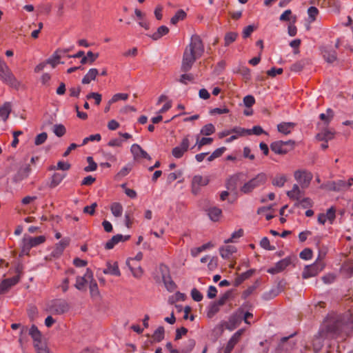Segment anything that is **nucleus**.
Returning <instances> with one entry per match:
<instances>
[{
    "label": "nucleus",
    "instance_id": "obj_15",
    "mask_svg": "<svg viewBox=\"0 0 353 353\" xmlns=\"http://www.w3.org/2000/svg\"><path fill=\"white\" fill-rule=\"evenodd\" d=\"M130 152L133 155L134 159H150V156L139 144L134 143L131 145Z\"/></svg>",
    "mask_w": 353,
    "mask_h": 353
},
{
    "label": "nucleus",
    "instance_id": "obj_2",
    "mask_svg": "<svg viewBox=\"0 0 353 353\" xmlns=\"http://www.w3.org/2000/svg\"><path fill=\"white\" fill-rule=\"evenodd\" d=\"M0 80L5 84L18 89L21 82L16 78L8 64L0 57Z\"/></svg>",
    "mask_w": 353,
    "mask_h": 353
},
{
    "label": "nucleus",
    "instance_id": "obj_28",
    "mask_svg": "<svg viewBox=\"0 0 353 353\" xmlns=\"http://www.w3.org/2000/svg\"><path fill=\"white\" fill-rule=\"evenodd\" d=\"M69 243L70 239L68 238H65L57 243L53 251L54 255L61 254L63 250L69 245Z\"/></svg>",
    "mask_w": 353,
    "mask_h": 353
},
{
    "label": "nucleus",
    "instance_id": "obj_54",
    "mask_svg": "<svg viewBox=\"0 0 353 353\" xmlns=\"http://www.w3.org/2000/svg\"><path fill=\"white\" fill-rule=\"evenodd\" d=\"M48 134L46 132H42L36 136L34 139V144L36 145H40L43 144L47 139Z\"/></svg>",
    "mask_w": 353,
    "mask_h": 353
},
{
    "label": "nucleus",
    "instance_id": "obj_47",
    "mask_svg": "<svg viewBox=\"0 0 353 353\" xmlns=\"http://www.w3.org/2000/svg\"><path fill=\"white\" fill-rule=\"evenodd\" d=\"M164 328L159 326L154 332L152 338L154 341L159 342L164 338Z\"/></svg>",
    "mask_w": 353,
    "mask_h": 353
},
{
    "label": "nucleus",
    "instance_id": "obj_10",
    "mask_svg": "<svg viewBox=\"0 0 353 353\" xmlns=\"http://www.w3.org/2000/svg\"><path fill=\"white\" fill-rule=\"evenodd\" d=\"M93 276L92 271L90 269L87 268L83 276H79L76 278V283L74 285L75 288L80 291H85L86 285L89 284L90 281L93 279Z\"/></svg>",
    "mask_w": 353,
    "mask_h": 353
},
{
    "label": "nucleus",
    "instance_id": "obj_1",
    "mask_svg": "<svg viewBox=\"0 0 353 353\" xmlns=\"http://www.w3.org/2000/svg\"><path fill=\"white\" fill-rule=\"evenodd\" d=\"M203 52L204 46L200 36L193 34L183 53L181 70L183 72L190 70L195 61L200 58Z\"/></svg>",
    "mask_w": 353,
    "mask_h": 353
},
{
    "label": "nucleus",
    "instance_id": "obj_40",
    "mask_svg": "<svg viewBox=\"0 0 353 353\" xmlns=\"http://www.w3.org/2000/svg\"><path fill=\"white\" fill-rule=\"evenodd\" d=\"M238 37V34L235 32H227L224 37L225 46H229L231 43L234 42Z\"/></svg>",
    "mask_w": 353,
    "mask_h": 353
},
{
    "label": "nucleus",
    "instance_id": "obj_21",
    "mask_svg": "<svg viewBox=\"0 0 353 353\" xmlns=\"http://www.w3.org/2000/svg\"><path fill=\"white\" fill-rule=\"evenodd\" d=\"M296 124L293 122H282L277 125V130L283 134H290L294 128Z\"/></svg>",
    "mask_w": 353,
    "mask_h": 353
},
{
    "label": "nucleus",
    "instance_id": "obj_53",
    "mask_svg": "<svg viewBox=\"0 0 353 353\" xmlns=\"http://www.w3.org/2000/svg\"><path fill=\"white\" fill-rule=\"evenodd\" d=\"M53 132L59 137L63 136L65 133V128L61 124H57L53 128Z\"/></svg>",
    "mask_w": 353,
    "mask_h": 353
},
{
    "label": "nucleus",
    "instance_id": "obj_43",
    "mask_svg": "<svg viewBox=\"0 0 353 353\" xmlns=\"http://www.w3.org/2000/svg\"><path fill=\"white\" fill-rule=\"evenodd\" d=\"M334 117V112L330 108H327L326 110V113H321L319 115V118L322 120L325 124H328Z\"/></svg>",
    "mask_w": 353,
    "mask_h": 353
},
{
    "label": "nucleus",
    "instance_id": "obj_24",
    "mask_svg": "<svg viewBox=\"0 0 353 353\" xmlns=\"http://www.w3.org/2000/svg\"><path fill=\"white\" fill-rule=\"evenodd\" d=\"M99 74V71L97 68H90L82 79L83 84H88L92 81H94Z\"/></svg>",
    "mask_w": 353,
    "mask_h": 353
},
{
    "label": "nucleus",
    "instance_id": "obj_44",
    "mask_svg": "<svg viewBox=\"0 0 353 353\" xmlns=\"http://www.w3.org/2000/svg\"><path fill=\"white\" fill-rule=\"evenodd\" d=\"M215 127L212 123L205 125L200 131V134L205 136H209L214 133Z\"/></svg>",
    "mask_w": 353,
    "mask_h": 353
},
{
    "label": "nucleus",
    "instance_id": "obj_58",
    "mask_svg": "<svg viewBox=\"0 0 353 353\" xmlns=\"http://www.w3.org/2000/svg\"><path fill=\"white\" fill-rule=\"evenodd\" d=\"M300 258L304 260H309L312 258V251L310 248H305L300 253Z\"/></svg>",
    "mask_w": 353,
    "mask_h": 353
},
{
    "label": "nucleus",
    "instance_id": "obj_17",
    "mask_svg": "<svg viewBox=\"0 0 353 353\" xmlns=\"http://www.w3.org/2000/svg\"><path fill=\"white\" fill-rule=\"evenodd\" d=\"M335 209L334 208H329L325 214L321 213L318 216V222L320 224H325L327 221H329L332 223L335 219Z\"/></svg>",
    "mask_w": 353,
    "mask_h": 353
},
{
    "label": "nucleus",
    "instance_id": "obj_16",
    "mask_svg": "<svg viewBox=\"0 0 353 353\" xmlns=\"http://www.w3.org/2000/svg\"><path fill=\"white\" fill-rule=\"evenodd\" d=\"M160 270L162 274V279L168 288V290H174L175 287L174 283L171 280V278L169 275V270L167 266L161 265L160 266Z\"/></svg>",
    "mask_w": 353,
    "mask_h": 353
},
{
    "label": "nucleus",
    "instance_id": "obj_50",
    "mask_svg": "<svg viewBox=\"0 0 353 353\" xmlns=\"http://www.w3.org/2000/svg\"><path fill=\"white\" fill-rule=\"evenodd\" d=\"M128 94L126 93H117V94H115L114 95H113V97L109 101V103L112 104L119 100L125 101V100L128 99Z\"/></svg>",
    "mask_w": 353,
    "mask_h": 353
},
{
    "label": "nucleus",
    "instance_id": "obj_41",
    "mask_svg": "<svg viewBox=\"0 0 353 353\" xmlns=\"http://www.w3.org/2000/svg\"><path fill=\"white\" fill-rule=\"evenodd\" d=\"M34 347L37 353H50L49 350L47 347L46 343L42 340L34 343Z\"/></svg>",
    "mask_w": 353,
    "mask_h": 353
},
{
    "label": "nucleus",
    "instance_id": "obj_59",
    "mask_svg": "<svg viewBox=\"0 0 353 353\" xmlns=\"http://www.w3.org/2000/svg\"><path fill=\"white\" fill-rule=\"evenodd\" d=\"M131 170L132 165L128 163L121 169V170L117 173V176L119 177H124L130 173Z\"/></svg>",
    "mask_w": 353,
    "mask_h": 353
},
{
    "label": "nucleus",
    "instance_id": "obj_5",
    "mask_svg": "<svg viewBox=\"0 0 353 353\" xmlns=\"http://www.w3.org/2000/svg\"><path fill=\"white\" fill-rule=\"evenodd\" d=\"M351 187L350 183L345 180H338L336 181H330L321 185V188L326 189L330 191L345 192Z\"/></svg>",
    "mask_w": 353,
    "mask_h": 353
},
{
    "label": "nucleus",
    "instance_id": "obj_33",
    "mask_svg": "<svg viewBox=\"0 0 353 353\" xmlns=\"http://www.w3.org/2000/svg\"><path fill=\"white\" fill-rule=\"evenodd\" d=\"M243 128H241V127H234L230 130H223L221 132H220L219 134H218V137L219 139H223V137H227L230 134H232V133H235V134H241V133H242L243 132Z\"/></svg>",
    "mask_w": 353,
    "mask_h": 353
},
{
    "label": "nucleus",
    "instance_id": "obj_6",
    "mask_svg": "<svg viewBox=\"0 0 353 353\" xmlns=\"http://www.w3.org/2000/svg\"><path fill=\"white\" fill-rule=\"evenodd\" d=\"M295 180L299 183L302 189L309 187L313 178L312 172L306 170H298L294 173Z\"/></svg>",
    "mask_w": 353,
    "mask_h": 353
},
{
    "label": "nucleus",
    "instance_id": "obj_64",
    "mask_svg": "<svg viewBox=\"0 0 353 353\" xmlns=\"http://www.w3.org/2000/svg\"><path fill=\"white\" fill-rule=\"evenodd\" d=\"M122 145L123 141L118 138L112 139L108 143V145L112 148H119L121 147Z\"/></svg>",
    "mask_w": 353,
    "mask_h": 353
},
{
    "label": "nucleus",
    "instance_id": "obj_35",
    "mask_svg": "<svg viewBox=\"0 0 353 353\" xmlns=\"http://www.w3.org/2000/svg\"><path fill=\"white\" fill-rule=\"evenodd\" d=\"M110 210L114 216L120 217L122 215L123 209L120 203L114 202L111 204Z\"/></svg>",
    "mask_w": 353,
    "mask_h": 353
},
{
    "label": "nucleus",
    "instance_id": "obj_9",
    "mask_svg": "<svg viewBox=\"0 0 353 353\" xmlns=\"http://www.w3.org/2000/svg\"><path fill=\"white\" fill-rule=\"evenodd\" d=\"M210 182V178L208 176H201L196 174L192 177L191 182L192 192L194 194H197L201 189V187L207 185Z\"/></svg>",
    "mask_w": 353,
    "mask_h": 353
},
{
    "label": "nucleus",
    "instance_id": "obj_55",
    "mask_svg": "<svg viewBox=\"0 0 353 353\" xmlns=\"http://www.w3.org/2000/svg\"><path fill=\"white\" fill-rule=\"evenodd\" d=\"M101 139V136L100 134H95L90 135L83 139L81 145H84L88 143V141H99Z\"/></svg>",
    "mask_w": 353,
    "mask_h": 353
},
{
    "label": "nucleus",
    "instance_id": "obj_23",
    "mask_svg": "<svg viewBox=\"0 0 353 353\" xmlns=\"http://www.w3.org/2000/svg\"><path fill=\"white\" fill-rule=\"evenodd\" d=\"M236 251V247L230 245L222 246L219 248L220 254L223 259H229Z\"/></svg>",
    "mask_w": 353,
    "mask_h": 353
},
{
    "label": "nucleus",
    "instance_id": "obj_34",
    "mask_svg": "<svg viewBox=\"0 0 353 353\" xmlns=\"http://www.w3.org/2000/svg\"><path fill=\"white\" fill-rule=\"evenodd\" d=\"M28 334L33 339L34 343L42 340L41 334L37 327L34 325H32L29 329Z\"/></svg>",
    "mask_w": 353,
    "mask_h": 353
},
{
    "label": "nucleus",
    "instance_id": "obj_62",
    "mask_svg": "<svg viewBox=\"0 0 353 353\" xmlns=\"http://www.w3.org/2000/svg\"><path fill=\"white\" fill-rule=\"evenodd\" d=\"M251 274L252 272L250 271L241 274L235 279V285H239L241 284L243 281L247 279L251 275Z\"/></svg>",
    "mask_w": 353,
    "mask_h": 353
},
{
    "label": "nucleus",
    "instance_id": "obj_56",
    "mask_svg": "<svg viewBox=\"0 0 353 353\" xmlns=\"http://www.w3.org/2000/svg\"><path fill=\"white\" fill-rule=\"evenodd\" d=\"M86 99H94L95 104L99 105L101 101L102 96L101 94H99L98 92H90L88 94H87Z\"/></svg>",
    "mask_w": 353,
    "mask_h": 353
},
{
    "label": "nucleus",
    "instance_id": "obj_7",
    "mask_svg": "<svg viewBox=\"0 0 353 353\" xmlns=\"http://www.w3.org/2000/svg\"><path fill=\"white\" fill-rule=\"evenodd\" d=\"M45 241L46 237L44 236L24 237L23 239L22 252L25 254H28L29 251L32 248L42 244Z\"/></svg>",
    "mask_w": 353,
    "mask_h": 353
},
{
    "label": "nucleus",
    "instance_id": "obj_37",
    "mask_svg": "<svg viewBox=\"0 0 353 353\" xmlns=\"http://www.w3.org/2000/svg\"><path fill=\"white\" fill-rule=\"evenodd\" d=\"M186 12L183 10H179L171 18L170 23L173 25L176 24L179 21L185 19Z\"/></svg>",
    "mask_w": 353,
    "mask_h": 353
},
{
    "label": "nucleus",
    "instance_id": "obj_36",
    "mask_svg": "<svg viewBox=\"0 0 353 353\" xmlns=\"http://www.w3.org/2000/svg\"><path fill=\"white\" fill-rule=\"evenodd\" d=\"M334 137V133L330 130H324L319 133H318L316 136V138L319 141H324L327 142V141L332 139Z\"/></svg>",
    "mask_w": 353,
    "mask_h": 353
},
{
    "label": "nucleus",
    "instance_id": "obj_29",
    "mask_svg": "<svg viewBox=\"0 0 353 353\" xmlns=\"http://www.w3.org/2000/svg\"><path fill=\"white\" fill-rule=\"evenodd\" d=\"M208 214L212 221H218L221 216L222 211L219 208L212 207L208 209Z\"/></svg>",
    "mask_w": 353,
    "mask_h": 353
},
{
    "label": "nucleus",
    "instance_id": "obj_22",
    "mask_svg": "<svg viewBox=\"0 0 353 353\" xmlns=\"http://www.w3.org/2000/svg\"><path fill=\"white\" fill-rule=\"evenodd\" d=\"M66 174L63 173L55 172L54 173L50 181L49 187L50 188H54L58 186L65 177Z\"/></svg>",
    "mask_w": 353,
    "mask_h": 353
},
{
    "label": "nucleus",
    "instance_id": "obj_51",
    "mask_svg": "<svg viewBox=\"0 0 353 353\" xmlns=\"http://www.w3.org/2000/svg\"><path fill=\"white\" fill-rule=\"evenodd\" d=\"M243 230L242 229H239L237 231H234L232 234L231 237L225 240L224 243H229L234 242L235 239L240 238L241 236H243Z\"/></svg>",
    "mask_w": 353,
    "mask_h": 353
},
{
    "label": "nucleus",
    "instance_id": "obj_61",
    "mask_svg": "<svg viewBox=\"0 0 353 353\" xmlns=\"http://www.w3.org/2000/svg\"><path fill=\"white\" fill-rule=\"evenodd\" d=\"M220 306L215 302L212 303L208 308V316L212 317L216 312H219Z\"/></svg>",
    "mask_w": 353,
    "mask_h": 353
},
{
    "label": "nucleus",
    "instance_id": "obj_46",
    "mask_svg": "<svg viewBox=\"0 0 353 353\" xmlns=\"http://www.w3.org/2000/svg\"><path fill=\"white\" fill-rule=\"evenodd\" d=\"M243 132L245 133V135H250L252 134L260 135L265 132L263 128L259 125H255L252 129L243 128Z\"/></svg>",
    "mask_w": 353,
    "mask_h": 353
},
{
    "label": "nucleus",
    "instance_id": "obj_63",
    "mask_svg": "<svg viewBox=\"0 0 353 353\" xmlns=\"http://www.w3.org/2000/svg\"><path fill=\"white\" fill-rule=\"evenodd\" d=\"M191 296L193 300L197 302H199L203 299V294L196 288H193L192 290Z\"/></svg>",
    "mask_w": 353,
    "mask_h": 353
},
{
    "label": "nucleus",
    "instance_id": "obj_11",
    "mask_svg": "<svg viewBox=\"0 0 353 353\" xmlns=\"http://www.w3.org/2000/svg\"><path fill=\"white\" fill-rule=\"evenodd\" d=\"M50 311L53 314L61 315L69 310L68 303L63 300L53 301L50 305Z\"/></svg>",
    "mask_w": 353,
    "mask_h": 353
},
{
    "label": "nucleus",
    "instance_id": "obj_39",
    "mask_svg": "<svg viewBox=\"0 0 353 353\" xmlns=\"http://www.w3.org/2000/svg\"><path fill=\"white\" fill-rule=\"evenodd\" d=\"M90 295L92 298H97L100 295L98 285L94 278L89 283Z\"/></svg>",
    "mask_w": 353,
    "mask_h": 353
},
{
    "label": "nucleus",
    "instance_id": "obj_30",
    "mask_svg": "<svg viewBox=\"0 0 353 353\" xmlns=\"http://www.w3.org/2000/svg\"><path fill=\"white\" fill-rule=\"evenodd\" d=\"M213 141V139L210 137H203L201 139H199V136H196V141L195 144L191 147V148H194L197 147V150H199L201 148L205 145H210Z\"/></svg>",
    "mask_w": 353,
    "mask_h": 353
},
{
    "label": "nucleus",
    "instance_id": "obj_27",
    "mask_svg": "<svg viewBox=\"0 0 353 353\" xmlns=\"http://www.w3.org/2000/svg\"><path fill=\"white\" fill-rule=\"evenodd\" d=\"M285 143L283 141H276L271 144L270 148L276 154H285L287 153V150L284 148Z\"/></svg>",
    "mask_w": 353,
    "mask_h": 353
},
{
    "label": "nucleus",
    "instance_id": "obj_19",
    "mask_svg": "<svg viewBox=\"0 0 353 353\" xmlns=\"http://www.w3.org/2000/svg\"><path fill=\"white\" fill-rule=\"evenodd\" d=\"M304 192L298 184H294L291 190L287 192L288 196L294 201H299L303 195Z\"/></svg>",
    "mask_w": 353,
    "mask_h": 353
},
{
    "label": "nucleus",
    "instance_id": "obj_38",
    "mask_svg": "<svg viewBox=\"0 0 353 353\" xmlns=\"http://www.w3.org/2000/svg\"><path fill=\"white\" fill-rule=\"evenodd\" d=\"M323 58L328 63H333L336 59V54L334 50H328L327 49L322 50Z\"/></svg>",
    "mask_w": 353,
    "mask_h": 353
},
{
    "label": "nucleus",
    "instance_id": "obj_49",
    "mask_svg": "<svg viewBox=\"0 0 353 353\" xmlns=\"http://www.w3.org/2000/svg\"><path fill=\"white\" fill-rule=\"evenodd\" d=\"M312 205H313L312 201L308 197H305V198H303V199H300L296 203V205H297V206L300 205L303 208H311L312 206Z\"/></svg>",
    "mask_w": 353,
    "mask_h": 353
},
{
    "label": "nucleus",
    "instance_id": "obj_31",
    "mask_svg": "<svg viewBox=\"0 0 353 353\" xmlns=\"http://www.w3.org/2000/svg\"><path fill=\"white\" fill-rule=\"evenodd\" d=\"M11 112V105L10 103H4L0 108V117L3 119V121H6Z\"/></svg>",
    "mask_w": 353,
    "mask_h": 353
},
{
    "label": "nucleus",
    "instance_id": "obj_42",
    "mask_svg": "<svg viewBox=\"0 0 353 353\" xmlns=\"http://www.w3.org/2000/svg\"><path fill=\"white\" fill-rule=\"evenodd\" d=\"M287 181V177L284 174L276 175L272 180V184L274 186L281 188Z\"/></svg>",
    "mask_w": 353,
    "mask_h": 353
},
{
    "label": "nucleus",
    "instance_id": "obj_13",
    "mask_svg": "<svg viewBox=\"0 0 353 353\" xmlns=\"http://www.w3.org/2000/svg\"><path fill=\"white\" fill-rule=\"evenodd\" d=\"M103 273L115 276H121V271L119 268V264L117 261H107L105 263V268L103 270Z\"/></svg>",
    "mask_w": 353,
    "mask_h": 353
},
{
    "label": "nucleus",
    "instance_id": "obj_14",
    "mask_svg": "<svg viewBox=\"0 0 353 353\" xmlns=\"http://www.w3.org/2000/svg\"><path fill=\"white\" fill-rule=\"evenodd\" d=\"M291 263L290 258H285L278 261L275 265L269 268L267 272L272 274L279 273L284 270Z\"/></svg>",
    "mask_w": 353,
    "mask_h": 353
},
{
    "label": "nucleus",
    "instance_id": "obj_32",
    "mask_svg": "<svg viewBox=\"0 0 353 353\" xmlns=\"http://www.w3.org/2000/svg\"><path fill=\"white\" fill-rule=\"evenodd\" d=\"M169 32V28L165 26H161L158 28L157 32L153 33L150 37L153 40H158L163 36L166 35Z\"/></svg>",
    "mask_w": 353,
    "mask_h": 353
},
{
    "label": "nucleus",
    "instance_id": "obj_18",
    "mask_svg": "<svg viewBox=\"0 0 353 353\" xmlns=\"http://www.w3.org/2000/svg\"><path fill=\"white\" fill-rule=\"evenodd\" d=\"M18 276H13L12 278L4 279L0 284V294H3L7 292L9 289L16 285L19 282Z\"/></svg>",
    "mask_w": 353,
    "mask_h": 353
},
{
    "label": "nucleus",
    "instance_id": "obj_45",
    "mask_svg": "<svg viewBox=\"0 0 353 353\" xmlns=\"http://www.w3.org/2000/svg\"><path fill=\"white\" fill-rule=\"evenodd\" d=\"M213 245L212 244L210 243V242H208L205 244H203V245L200 246V247H198V248H194L193 249L191 250V254L193 256H196L199 254H200L201 252L208 249V248H212Z\"/></svg>",
    "mask_w": 353,
    "mask_h": 353
},
{
    "label": "nucleus",
    "instance_id": "obj_12",
    "mask_svg": "<svg viewBox=\"0 0 353 353\" xmlns=\"http://www.w3.org/2000/svg\"><path fill=\"white\" fill-rule=\"evenodd\" d=\"M243 321V310H238L230 316L225 327L232 331L239 326Z\"/></svg>",
    "mask_w": 353,
    "mask_h": 353
},
{
    "label": "nucleus",
    "instance_id": "obj_20",
    "mask_svg": "<svg viewBox=\"0 0 353 353\" xmlns=\"http://www.w3.org/2000/svg\"><path fill=\"white\" fill-rule=\"evenodd\" d=\"M130 236H123L122 234H117L113 236L105 245V248L107 250L112 249L115 245L119 242L127 241Z\"/></svg>",
    "mask_w": 353,
    "mask_h": 353
},
{
    "label": "nucleus",
    "instance_id": "obj_48",
    "mask_svg": "<svg viewBox=\"0 0 353 353\" xmlns=\"http://www.w3.org/2000/svg\"><path fill=\"white\" fill-rule=\"evenodd\" d=\"M307 14L310 22H314L316 20L317 15L319 14V10L316 7L311 6L307 9Z\"/></svg>",
    "mask_w": 353,
    "mask_h": 353
},
{
    "label": "nucleus",
    "instance_id": "obj_26",
    "mask_svg": "<svg viewBox=\"0 0 353 353\" xmlns=\"http://www.w3.org/2000/svg\"><path fill=\"white\" fill-rule=\"evenodd\" d=\"M325 333L323 331H321L319 333L318 336H316L312 341V345L314 350L316 352H318L321 350V347L323 345V336Z\"/></svg>",
    "mask_w": 353,
    "mask_h": 353
},
{
    "label": "nucleus",
    "instance_id": "obj_4",
    "mask_svg": "<svg viewBox=\"0 0 353 353\" xmlns=\"http://www.w3.org/2000/svg\"><path fill=\"white\" fill-rule=\"evenodd\" d=\"M192 139V136L187 134L184 136L181 143L172 148V155L176 159H181L185 152L190 148V143Z\"/></svg>",
    "mask_w": 353,
    "mask_h": 353
},
{
    "label": "nucleus",
    "instance_id": "obj_57",
    "mask_svg": "<svg viewBox=\"0 0 353 353\" xmlns=\"http://www.w3.org/2000/svg\"><path fill=\"white\" fill-rule=\"evenodd\" d=\"M38 310L34 306H30L28 310V315L31 321H34L38 316Z\"/></svg>",
    "mask_w": 353,
    "mask_h": 353
},
{
    "label": "nucleus",
    "instance_id": "obj_52",
    "mask_svg": "<svg viewBox=\"0 0 353 353\" xmlns=\"http://www.w3.org/2000/svg\"><path fill=\"white\" fill-rule=\"evenodd\" d=\"M87 161L89 165L84 168L85 171L92 172V171H94L97 170V165L94 161L93 158L92 157H87Z\"/></svg>",
    "mask_w": 353,
    "mask_h": 353
},
{
    "label": "nucleus",
    "instance_id": "obj_3",
    "mask_svg": "<svg viewBox=\"0 0 353 353\" xmlns=\"http://www.w3.org/2000/svg\"><path fill=\"white\" fill-rule=\"evenodd\" d=\"M266 181V174L263 172H261L244 183L243 185L241 187L240 190L244 194H248L252 192L255 188L265 184Z\"/></svg>",
    "mask_w": 353,
    "mask_h": 353
},
{
    "label": "nucleus",
    "instance_id": "obj_25",
    "mask_svg": "<svg viewBox=\"0 0 353 353\" xmlns=\"http://www.w3.org/2000/svg\"><path fill=\"white\" fill-rule=\"evenodd\" d=\"M126 265L135 278H140L143 275V271L140 265H134L131 261H126Z\"/></svg>",
    "mask_w": 353,
    "mask_h": 353
},
{
    "label": "nucleus",
    "instance_id": "obj_8",
    "mask_svg": "<svg viewBox=\"0 0 353 353\" xmlns=\"http://www.w3.org/2000/svg\"><path fill=\"white\" fill-rule=\"evenodd\" d=\"M324 268V264L323 262H318L316 260L315 262L310 265H306L302 273L303 279H307L308 278L315 276Z\"/></svg>",
    "mask_w": 353,
    "mask_h": 353
},
{
    "label": "nucleus",
    "instance_id": "obj_60",
    "mask_svg": "<svg viewBox=\"0 0 353 353\" xmlns=\"http://www.w3.org/2000/svg\"><path fill=\"white\" fill-rule=\"evenodd\" d=\"M182 175L181 171H176L174 172H171L168 175L167 181L168 183H171L174 181L176 179L179 178Z\"/></svg>",
    "mask_w": 353,
    "mask_h": 353
}]
</instances>
